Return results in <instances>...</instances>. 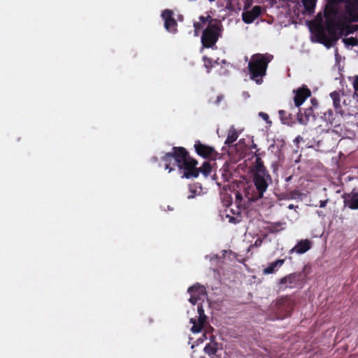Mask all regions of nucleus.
<instances>
[{
	"label": "nucleus",
	"mask_w": 358,
	"mask_h": 358,
	"mask_svg": "<svg viewBox=\"0 0 358 358\" xmlns=\"http://www.w3.org/2000/svg\"><path fill=\"white\" fill-rule=\"evenodd\" d=\"M199 20V22H194L193 24L194 36H199V31L201 30L205 25H207L202 31L201 42L203 48H213L221 36V22L210 15L207 16L201 15Z\"/></svg>",
	"instance_id": "obj_1"
},
{
	"label": "nucleus",
	"mask_w": 358,
	"mask_h": 358,
	"mask_svg": "<svg viewBox=\"0 0 358 358\" xmlns=\"http://www.w3.org/2000/svg\"><path fill=\"white\" fill-rule=\"evenodd\" d=\"M345 4V14L340 15L335 27V34L331 35L334 41H338L341 35L347 36L358 30V24H349L358 22V0H341Z\"/></svg>",
	"instance_id": "obj_2"
},
{
	"label": "nucleus",
	"mask_w": 358,
	"mask_h": 358,
	"mask_svg": "<svg viewBox=\"0 0 358 358\" xmlns=\"http://www.w3.org/2000/svg\"><path fill=\"white\" fill-rule=\"evenodd\" d=\"M273 59L271 54L257 53L251 57L248 63V71L250 78L257 84L260 85L263 82L262 78L266 76L268 64Z\"/></svg>",
	"instance_id": "obj_3"
},
{
	"label": "nucleus",
	"mask_w": 358,
	"mask_h": 358,
	"mask_svg": "<svg viewBox=\"0 0 358 358\" xmlns=\"http://www.w3.org/2000/svg\"><path fill=\"white\" fill-rule=\"evenodd\" d=\"M252 182L255 187V190H248L246 196L250 201H257L263 198L264 194L267 190L269 184L272 182V178L268 173H263L259 171L258 173H253Z\"/></svg>",
	"instance_id": "obj_4"
},
{
	"label": "nucleus",
	"mask_w": 358,
	"mask_h": 358,
	"mask_svg": "<svg viewBox=\"0 0 358 358\" xmlns=\"http://www.w3.org/2000/svg\"><path fill=\"white\" fill-rule=\"evenodd\" d=\"M311 272V266L306 264L302 271L290 273L280 280L279 285L282 289H301L306 282L307 277Z\"/></svg>",
	"instance_id": "obj_5"
},
{
	"label": "nucleus",
	"mask_w": 358,
	"mask_h": 358,
	"mask_svg": "<svg viewBox=\"0 0 358 358\" xmlns=\"http://www.w3.org/2000/svg\"><path fill=\"white\" fill-rule=\"evenodd\" d=\"M190 157L188 151L185 148L173 147L171 152L164 155L162 160L165 162V169H169L171 172L174 170L176 166L178 168Z\"/></svg>",
	"instance_id": "obj_6"
},
{
	"label": "nucleus",
	"mask_w": 358,
	"mask_h": 358,
	"mask_svg": "<svg viewBox=\"0 0 358 358\" xmlns=\"http://www.w3.org/2000/svg\"><path fill=\"white\" fill-rule=\"evenodd\" d=\"M324 29L329 35L335 34V27L338 22V10L334 6H327L324 11Z\"/></svg>",
	"instance_id": "obj_7"
},
{
	"label": "nucleus",
	"mask_w": 358,
	"mask_h": 358,
	"mask_svg": "<svg viewBox=\"0 0 358 358\" xmlns=\"http://www.w3.org/2000/svg\"><path fill=\"white\" fill-rule=\"evenodd\" d=\"M198 161L192 157H190L185 163L182 164L178 167L179 170L182 172V178H197L199 176V171L196 166Z\"/></svg>",
	"instance_id": "obj_8"
},
{
	"label": "nucleus",
	"mask_w": 358,
	"mask_h": 358,
	"mask_svg": "<svg viewBox=\"0 0 358 358\" xmlns=\"http://www.w3.org/2000/svg\"><path fill=\"white\" fill-rule=\"evenodd\" d=\"M293 92L294 93V101L295 108L291 106V108L294 110H295L296 108H299L303 102L311 96V91L305 85L294 90Z\"/></svg>",
	"instance_id": "obj_9"
},
{
	"label": "nucleus",
	"mask_w": 358,
	"mask_h": 358,
	"mask_svg": "<svg viewBox=\"0 0 358 358\" xmlns=\"http://www.w3.org/2000/svg\"><path fill=\"white\" fill-rule=\"evenodd\" d=\"M194 149L198 155L205 159L213 158L218 155L213 147L203 144L200 141H195Z\"/></svg>",
	"instance_id": "obj_10"
},
{
	"label": "nucleus",
	"mask_w": 358,
	"mask_h": 358,
	"mask_svg": "<svg viewBox=\"0 0 358 358\" xmlns=\"http://www.w3.org/2000/svg\"><path fill=\"white\" fill-rule=\"evenodd\" d=\"M345 206L352 210H358V188L354 187L350 193L343 195Z\"/></svg>",
	"instance_id": "obj_11"
},
{
	"label": "nucleus",
	"mask_w": 358,
	"mask_h": 358,
	"mask_svg": "<svg viewBox=\"0 0 358 358\" xmlns=\"http://www.w3.org/2000/svg\"><path fill=\"white\" fill-rule=\"evenodd\" d=\"M173 11L170 10H164L162 12V17L164 20L165 29L172 33L177 31V22L173 17Z\"/></svg>",
	"instance_id": "obj_12"
},
{
	"label": "nucleus",
	"mask_w": 358,
	"mask_h": 358,
	"mask_svg": "<svg viewBox=\"0 0 358 358\" xmlns=\"http://www.w3.org/2000/svg\"><path fill=\"white\" fill-rule=\"evenodd\" d=\"M262 13V8L260 6H254L252 10L244 11L242 13V20L246 24H250L258 18Z\"/></svg>",
	"instance_id": "obj_13"
},
{
	"label": "nucleus",
	"mask_w": 358,
	"mask_h": 358,
	"mask_svg": "<svg viewBox=\"0 0 358 358\" xmlns=\"http://www.w3.org/2000/svg\"><path fill=\"white\" fill-rule=\"evenodd\" d=\"M312 241L308 239H302L297 243V244L291 250H289V254L297 253L299 255L304 254L312 248Z\"/></svg>",
	"instance_id": "obj_14"
},
{
	"label": "nucleus",
	"mask_w": 358,
	"mask_h": 358,
	"mask_svg": "<svg viewBox=\"0 0 358 358\" xmlns=\"http://www.w3.org/2000/svg\"><path fill=\"white\" fill-rule=\"evenodd\" d=\"M198 313L199 317L197 320L192 318L190 320V322L193 324L191 331L193 333H198L201 331L203 325L205 322L206 316L204 315V311L201 306L198 307Z\"/></svg>",
	"instance_id": "obj_15"
},
{
	"label": "nucleus",
	"mask_w": 358,
	"mask_h": 358,
	"mask_svg": "<svg viewBox=\"0 0 358 358\" xmlns=\"http://www.w3.org/2000/svg\"><path fill=\"white\" fill-rule=\"evenodd\" d=\"M297 120L301 124H307L308 122L312 119L313 120H315V116L313 113V107H310L306 108L304 111V113H301L300 109H298V112L296 113Z\"/></svg>",
	"instance_id": "obj_16"
},
{
	"label": "nucleus",
	"mask_w": 358,
	"mask_h": 358,
	"mask_svg": "<svg viewBox=\"0 0 358 358\" xmlns=\"http://www.w3.org/2000/svg\"><path fill=\"white\" fill-rule=\"evenodd\" d=\"M330 96L333 101L334 107L336 110V113L340 114L341 116L344 115V112L342 110L341 105V94L340 92L334 91L330 93Z\"/></svg>",
	"instance_id": "obj_17"
},
{
	"label": "nucleus",
	"mask_w": 358,
	"mask_h": 358,
	"mask_svg": "<svg viewBox=\"0 0 358 358\" xmlns=\"http://www.w3.org/2000/svg\"><path fill=\"white\" fill-rule=\"evenodd\" d=\"M285 259H278L273 262L270 263L268 266L263 270L264 275H268L275 273L285 263Z\"/></svg>",
	"instance_id": "obj_18"
},
{
	"label": "nucleus",
	"mask_w": 358,
	"mask_h": 358,
	"mask_svg": "<svg viewBox=\"0 0 358 358\" xmlns=\"http://www.w3.org/2000/svg\"><path fill=\"white\" fill-rule=\"evenodd\" d=\"M329 38L327 36L324 29H321L317 31V38L320 43L324 45L327 48H329L332 46L333 42H335L331 36Z\"/></svg>",
	"instance_id": "obj_19"
},
{
	"label": "nucleus",
	"mask_w": 358,
	"mask_h": 358,
	"mask_svg": "<svg viewBox=\"0 0 358 358\" xmlns=\"http://www.w3.org/2000/svg\"><path fill=\"white\" fill-rule=\"evenodd\" d=\"M278 114L282 124L292 125L295 122L294 115L292 113L285 110H280Z\"/></svg>",
	"instance_id": "obj_20"
},
{
	"label": "nucleus",
	"mask_w": 358,
	"mask_h": 358,
	"mask_svg": "<svg viewBox=\"0 0 358 358\" xmlns=\"http://www.w3.org/2000/svg\"><path fill=\"white\" fill-rule=\"evenodd\" d=\"M238 137V134L237 130L235 129L234 126H231L228 131L227 137L225 140L224 144L227 146L231 145L233 143H234Z\"/></svg>",
	"instance_id": "obj_21"
},
{
	"label": "nucleus",
	"mask_w": 358,
	"mask_h": 358,
	"mask_svg": "<svg viewBox=\"0 0 358 358\" xmlns=\"http://www.w3.org/2000/svg\"><path fill=\"white\" fill-rule=\"evenodd\" d=\"M217 351V344L214 341L208 343L204 348V352L209 356L215 355Z\"/></svg>",
	"instance_id": "obj_22"
},
{
	"label": "nucleus",
	"mask_w": 358,
	"mask_h": 358,
	"mask_svg": "<svg viewBox=\"0 0 358 358\" xmlns=\"http://www.w3.org/2000/svg\"><path fill=\"white\" fill-rule=\"evenodd\" d=\"M306 13L311 14L314 12L315 0H301Z\"/></svg>",
	"instance_id": "obj_23"
},
{
	"label": "nucleus",
	"mask_w": 358,
	"mask_h": 358,
	"mask_svg": "<svg viewBox=\"0 0 358 358\" xmlns=\"http://www.w3.org/2000/svg\"><path fill=\"white\" fill-rule=\"evenodd\" d=\"M197 170L199 173H201L204 176H208L212 171L211 164L208 162H204L201 167L197 168Z\"/></svg>",
	"instance_id": "obj_24"
},
{
	"label": "nucleus",
	"mask_w": 358,
	"mask_h": 358,
	"mask_svg": "<svg viewBox=\"0 0 358 358\" xmlns=\"http://www.w3.org/2000/svg\"><path fill=\"white\" fill-rule=\"evenodd\" d=\"M203 61L204 63V66L207 69V73H209L214 67L215 64H218L217 61H213L212 59L208 57L207 56L203 57Z\"/></svg>",
	"instance_id": "obj_25"
},
{
	"label": "nucleus",
	"mask_w": 358,
	"mask_h": 358,
	"mask_svg": "<svg viewBox=\"0 0 358 358\" xmlns=\"http://www.w3.org/2000/svg\"><path fill=\"white\" fill-rule=\"evenodd\" d=\"M255 164H256V165H255V169L254 173H258L259 171H261L263 173H268V171L266 170V167L264 166L263 162L260 157H257Z\"/></svg>",
	"instance_id": "obj_26"
},
{
	"label": "nucleus",
	"mask_w": 358,
	"mask_h": 358,
	"mask_svg": "<svg viewBox=\"0 0 358 358\" xmlns=\"http://www.w3.org/2000/svg\"><path fill=\"white\" fill-rule=\"evenodd\" d=\"M282 224L280 222H273L267 227L269 233L274 234L280 231V227Z\"/></svg>",
	"instance_id": "obj_27"
},
{
	"label": "nucleus",
	"mask_w": 358,
	"mask_h": 358,
	"mask_svg": "<svg viewBox=\"0 0 358 358\" xmlns=\"http://www.w3.org/2000/svg\"><path fill=\"white\" fill-rule=\"evenodd\" d=\"M322 117L326 122L332 124L334 120V114L333 110L331 109H329L327 112L324 113Z\"/></svg>",
	"instance_id": "obj_28"
},
{
	"label": "nucleus",
	"mask_w": 358,
	"mask_h": 358,
	"mask_svg": "<svg viewBox=\"0 0 358 358\" xmlns=\"http://www.w3.org/2000/svg\"><path fill=\"white\" fill-rule=\"evenodd\" d=\"M343 42L346 45L357 46L358 45V39L355 37L345 38L343 39Z\"/></svg>",
	"instance_id": "obj_29"
},
{
	"label": "nucleus",
	"mask_w": 358,
	"mask_h": 358,
	"mask_svg": "<svg viewBox=\"0 0 358 358\" xmlns=\"http://www.w3.org/2000/svg\"><path fill=\"white\" fill-rule=\"evenodd\" d=\"M187 291H206V287L204 285L196 282L194 285L188 287Z\"/></svg>",
	"instance_id": "obj_30"
},
{
	"label": "nucleus",
	"mask_w": 358,
	"mask_h": 358,
	"mask_svg": "<svg viewBox=\"0 0 358 358\" xmlns=\"http://www.w3.org/2000/svg\"><path fill=\"white\" fill-rule=\"evenodd\" d=\"M352 86L355 90V93L358 96V76H355L353 78Z\"/></svg>",
	"instance_id": "obj_31"
},
{
	"label": "nucleus",
	"mask_w": 358,
	"mask_h": 358,
	"mask_svg": "<svg viewBox=\"0 0 358 358\" xmlns=\"http://www.w3.org/2000/svg\"><path fill=\"white\" fill-rule=\"evenodd\" d=\"M227 217L229 218V222L231 223L236 224L240 222L238 217L230 216L229 215H227Z\"/></svg>",
	"instance_id": "obj_32"
},
{
	"label": "nucleus",
	"mask_w": 358,
	"mask_h": 358,
	"mask_svg": "<svg viewBox=\"0 0 358 358\" xmlns=\"http://www.w3.org/2000/svg\"><path fill=\"white\" fill-rule=\"evenodd\" d=\"M262 242H263V240L262 238H258L256 239V241H255L254 244L252 245L251 246L252 247L258 248V247L262 245Z\"/></svg>",
	"instance_id": "obj_33"
},
{
	"label": "nucleus",
	"mask_w": 358,
	"mask_h": 358,
	"mask_svg": "<svg viewBox=\"0 0 358 358\" xmlns=\"http://www.w3.org/2000/svg\"><path fill=\"white\" fill-rule=\"evenodd\" d=\"M224 99V95L220 94L217 96L215 103L218 105Z\"/></svg>",
	"instance_id": "obj_34"
},
{
	"label": "nucleus",
	"mask_w": 358,
	"mask_h": 358,
	"mask_svg": "<svg viewBox=\"0 0 358 358\" xmlns=\"http://www.w3.org/2000/svg\"><path fill=\"white\" fill-rule=\"evenodd\" d=\"M259 116L262 117L264 120H266V122H268V119H269V116L268 115V114L264 113V112H260L259 113Z\"/></svg>",
	"instance_id": "obj_35"
},
{
	"label": "nucleus",
	"mask_w": 358,
	"mask_h": 358,
	"mask_svg": "<svg viewBox=\"0 0 358 358\" xmlns=\"http://www.w3.org/2000/svg\"><path fill=\"white\" fill-rule=\"evenodd\" d=\"M189 301L191 303H192L193 305L196 304L199 300L198 297L195 296H192L190 298H189Z\"/></svg>",
	"instance_id": "obj_36"
},
{
	"label": "nucleus",
	"mask_w": 358,
	"mask_h": 358,
	"mask_svg": "<svg viewBox=\"0 0 358 358\" xmlns=\"http://www.w3.org/2000/svg\"><path fill=\"white\" fill-rule=\"evenodd\" d=\"M328 202V200L320 201V207L324 208Z\"/></svg>",
	"instance_id": "obj_37"
},
{
	"label": "nucleus",
	"mask_w": 358,
	"mask_h": 358,
	"mask_svg": "<svg viewBox=\"0 0 358 358\" xmlns=\"http://www.w3.org/2000/svg\"><path fill=\"white\" fill-rule=\"evenodd\" d=\"M311 103H312L313 106H317V101L315 99H311Z\"/></svg>",
	"instance_id": "obj_38"
},
{
	"label": "nucleus",
	"mask_w": 358,
	"mask_h": 358,
	"mask_svg": "<svg viewBox=\"0 0 358 358\" xmlns=\"http://www.w3.org/2000/svg\"><path fill=\"white\" fill-rule=\"evenodd\" d=\"M194 194H193V193H192V194H190V195L187 196V198H188L189 199H192V198H194Z\"/></svg>",
	"instance_id": "obj_39"
},
{
	"label": "nucleus",
	"mask_w": 358,
	"mask_h": 358,
	"mask_svg": "<svg viewBox=\"0 0 358 358\" xmlns=\"http://www.w3.org/2000/svg\"><path fill=\"white\" fill-rule=\"evenodd\" d=\"M294 208V206L293 204H290V205H289V206H288V208H289V209H293Z\"/></svg>",
	"instance_id": "obj_40"
},
{
	"label": "nucleus",
	"mask_w": 358,
	"mask_h": 358,
	"mask_svg": "<svg viewBox=\"0 0 358 358\" xmlns=\"http://www.w3.org/2000/svg\"><path fill=\"white\" fill-rule=\"evenodd\" d=\"M236 196H237V198H240V199L242 198V196L240 194H236Z\"/></svg>",
	"instance_id": "obj_41"
},
{
	"label": "nucleus",
	"mask_w": 358,
	"mask_h": 358,
	"mask_svg": "<svg viewBox=\"0 0 358 358\" xmlns=\"http://www.w3.org/2000/svg\"><path fill=\"white\" fill-rule=\"evenodd\" d=\"M252 148H257V145H253Z\"/></svg>",
	"instance_id": "obj_42"
},
{
	"label": "nucleus",
	"mask_w": 358,
	"mask_h": 358,
	"mask_svg": "<svg viewBox=\"0 0 358 358\" xmlns=\"http://www.w3.org/2000/svg\"><path fill=\"white\" fill-rule=\"evenodd\" d=\"M210 1H214L215 0H209Z\"/></svg>",
	"instance_id": "obj_43"
},
{
	"label": "nucleus",
	"mask_w": 358,
	"mask_h": 358,
	"mask_svg": "<svg viewBox=\"0 0 358 358\" xmlns=\"http://www.w3.org/2000/svg\"><path fill=\"white\" fill-rule=\"evenodd\" d=\"M201 358H205V357H201Z\"/></svg>",
	"instance_id": "obj_44"
}]
</instances>
